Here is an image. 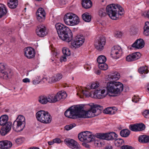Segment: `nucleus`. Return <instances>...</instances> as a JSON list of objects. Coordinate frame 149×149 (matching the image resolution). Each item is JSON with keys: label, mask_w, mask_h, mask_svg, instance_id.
<instances>
[{"label": "nucleus", "mask_w": 149, "mask_h": 149, "mask_svg": "<svg viewBox=\"0 0 149 149\" xmlns=\"http://www.w3.org/2000/svg\"><path fill=\"white\" fill-rule=\"evenodd\" d=\"M76 124L74 123L70 124L68 125H67L65 127V129L67 130H69L71 129L73 127L76 126Z\"/></svg>", "instance_id": "37998d69"}, {"label": "nucleus", "mask_w": 149, "mask_h": 149, "mask_svg": "<svg viewBox=\"0 0 149 149\" xmlns=\"http://www.w3.org/2000/svg\"><path fill=\"white\" fill-rule=\"evenodd\" d=\"M13 73L10 69L6 68L3 63H0V76L3 79H7L11 78Z\"/></svg>", "instance_id": "9b49d317"}, {"label": "nucleus", "mask_w": 149, "mask_h": 149, "mask_svg": "<svg viewBox=\"0 0 149 149\" xmlns=\"http://www.w3.org/2000/svg\"><path fill=\"white\" fill-rule=\"evenodd\" d=\"M112 147L111 146H108L105 147L104 149H112Z\"/></svg>", "instance_id": "680f3d73"}, {"label": "nucleus", "mask_w": 149, "mask_h": 149, "mask_svg": "<svg viewBox=\"0 0 149 149\" xmlns=\"http://www.w3.org/2000/svg\"><path fill=\"white\" fill-rule=\"evenodd\" d=\"M12 123H9L7 126H3L1 128L0 133L2 136H5L10 130L12 127Z\"/></svg>", "instance_id": "b1692460"}, {"label": "nucleus", "mask_w": 149, "mask_h": 149, "mask_svg": "<svg viewBox=\"0 0 149 149\" xmlns=\"http://www.w3.org/2000/svg\"><path fill=\"white\" fill-rule=\"evenodd\" d=\"M95 137L92 132L88 131L81 132L78 135V139L80 141L87 143L94 141Z\"/></svg>", "instance_id": "9d476101"}, {"label": "nucleus", "mask_w": 149, "mask_h": 149, "mask_svg": "<svg viewBox=\"0 0 149 149\" xmlns=\"http://www.w3.org/2000/svg\"><path fill=\"white\" fill-rule=\"evenodd\" d=\"M139 141L142 143H146L149 141V136L146 135L140 136L139 138Z\"/></svg>", "instance_id": "c756f323"}, {"label": "nucleus", "mask_w": 149, "mask_h": 149, "mask_svg": "<svg viewBox=\"0 0 149 149\" xmlns=\"http://www.w3.org/2000/svg\"><path fill=\"white\" fill-rule=\"evenodd\" d=\"M12 145V142L8 140H4L0 141V148L1 149H10Z\"/></svg>", "instance_id": "4be33fe9"}, {"label": "nucleus", "mask_w": 149, "mask_h": 149, "mask_svg": "<svg viewBox=\"0 0 149 149\" xmlns=\"http://www.w3.org/2000/svg\"><path fill=\"white\" fill-rule=\"evenodd\" d=\"M146 16L148 18H149V10L147 12V13Z\"/></svg>", "instance_id": "0e129e2a"}, {"label": "nucleus", "mask_w": 149, "mask_h": 149, "mask_svg": "<svg viewBox=\"0 0 149 149\" xmlns=\"http://www.w3.org/2000/svg\"><path fill=\"white\" fill-rule=\"evenodd\" d=\"M104 113L106 114H113L115 113L114 110L111 107H109L105 109L103 111Z\"/></svg>", "instance_id": "58836bf2"}, {"label": "nucleus", "mask_w": 149, "mask_h": 149, "mask_svg": "<svg viewBox=\"0 0 149 149\" xmlns=\"http://www.w3.org/2000/svg\"><path fill=\"white\" fill-rule=\"evenodd\" d=\"M120 78V74L117 72H115L111 74L110 78L114 81L118 80Z\"/></svg>", "instance_id": "473e14b6"}, {"label": "nucleus", "mask_w": 149, "mask_h": 149, "mask_svg": "<svg viewBox=\"0 0 149 149\" xmlns=\"http://www.w3.org/2000/svg\"><path fill=\"white\" fill-rule=\"evenodd\" d=\"M107 14L112 19L116 20L119 16L121 15L124 13L123 8L118 4H112L108 5L106 8Z\"/></svg>", "instance_id": "20e7f679"}, {"label": "nucleus", "mask_w": 149, "mask_h": 149, "mask_svg": "<svg viewBox=\"0 0 149 149\" xmlns=\"http://www.w3.org/2000/svg\"><path fill=\"white\" fill-rule=\"evenodd\" d=\"M92 93H93V92H91V93H89L88 92L84 91V90H82L81 91V94H83L84 95H85L86 97H88L90 96L91 97V94Z\"/></svg>", "instance_id": "49530a36"}, {"label": "nucleus", "mask_w": 149, "mask_h": 149, "mask_svg": "<svg viewBox=\"0 0 149 149\" xmlns=\"http://www.w3.org/2000/svg\"><path fill=\"white\" fill-rule=\"evenodd\" d=\"M130 133V131L127 129H124L121 131L120 135L122 137H128Z\"/></svg>", "instance_id": "72a5a7b5"}, {"label": "nucleus", "mask_w": 149, "mask_h": 149, "mask_svg": "<svg viewBox=\"0 0 149 149\" xmlns=\"http://www.w3.org/2000/svg\"><path fill=\"white\" fill-rule=\"evenodd\" d=\"M22 81L25 83H29L30 82V80L28 78H25L22 80Z\"/></svg>", "instance_id": "13d9d810"}, {"label": "nucleus", "mask_w": 149, "mask_h": 149, "mask_svg": "<svg viewBox=\"0 0 149 149\" xmlns=\"http://www.w3.org/2000/svg\"><path fill=\"white\" fill-rule=\"evenodd\" d=\"M140 54L139 52L133 53L128 55L126 57L127 61L130 62L136 60L140 57Z\"/></svg>", "instance_id": "5701e85b"}, {"label": "nucleus", "mask_w": 149, "mask_h": 149, "mask_svg": "<svg viewBox=\"0 0 149 149\" xmlns=\"http://www.w3.org/2000/svg\"><path fill=\"white\" fill-rule=\"evenodd\" d=\"M140 99V98H139L138 96L134 95L133 97L132 100L133 102L136 103L139 101Z\"/></svg>", "instance_id": "3c124183"}, {"label": "nucleus", "mask_w": 149, "mask_h": 149, "mask_svg": "<svg viewBox=\"0 0 149 149\" xmlns=\"http://www.w3.org/2000/svg\"><path fill=\"white\" fill-rule=\"evenodd\" d=\"M7 12L6 6L3 4H0V18L6 15Z\"/></svg>", "instance_id": "c85d7f7f"}, {"label": "nucleus", "mask_w": 149, "mask_h": 149, "mask_svg": "<svg viewBox=\"0 0 149 149\" xmlns=\"http://www.w3.org/2000/svg\"><path fill=\"white\" fill-rule=\"evenodd\" d=\"M36 116L38 121L45 124L49 123L52 120V117L48 112L43 110L38 111Z\"/></svg>", "instance_id": "6e6552de"}, {"label": "nucleus", "mask_w": 149, "mask_h": 149, "mask_svg": "<svg viewBox=\"0 0 149 149\" xmlns=\"http://www.w3.org/2000/svg\"><path fill=\"white\" fill-rule=\"evenodd\" d=\"M143 115L146 118H149V110H146L142 113Z\"/></svg>", "instance_id": "de8ad7c7"}, {"label": "nucleus", "mask_w": 149, "mask_h": 149, "mask_svg": "<svg viewBox=\"0 0 149 149\" xmlns=\"http://www.w3.org/2000/svg\"><path fill=\"white\" fill-rule=\"evenodd\" d=\"M115 144L116 146L119 147L123 144L124 141L123 139H121L117 138L115 139Z\"/></svg>", "instance_id": "4c0bfd02"}, {"label": "nucleus", "mask_w": 149, "mask_h": 149, "mask_svg": "<svg viewBox=\"0 0 149 149\" xmlns=\"http://www.w3.org/2000/svg\"><path fill=\"white\" fill-rule=\"evenodd\" d=\"M82 17L83 19L86 22H89L91 20V17L88 13H84Z\"/></svg>", "instance_id": "2f4dec72"}, {"label": "nucleus", "mask_w": 149, "mask_h": 149, "mask_svg": "<svg viewBox=\"0 0 149 149\" xmlns=\"http://www.w3.org/2000/svg\"><path fill=\"white\" fill-rule=\"evenodd\" d=\"M98 14L101 17L105 16L106 15L105 10L103 9H102L99 10Z\"/></svg>", "instance_id": "a18cd8bd"}, {"label": "nucleus", "mask_w": 149, "mask_h": 149, "mask_svg": "<svg viewBox=\"0 0 149 149\" xmlns=\"http://www.w3.org/2000/svg\"><path fill=\"white\" fill-rule=\"evenodd\" d=\"M63 21L66 24L73 26L79 23V19L76 14L72 13H68L64 15Z\"/></svg>", "instance_id": "423d86ee"}, {"label": "nucleus", "mask_w": 149, "mask_h": 149, "mask_svg": "<svg viewBox=\"0 0 149 149\" xmlns=\"http://www.w3.org/2000/svg\"><path fill=\"white\" fill-rule=\"evenodd\" d=\"M147 90L148 92L149 93V84H148L147 86Z\"/></svg>", "instance_id": "69168bd1"}, {"label": "nucleus", "mask_w": 149, "mask_h": 149, "mask_svg": "<svg viewBox=\"0 0 149 149\" xmlns=\"http://www.w3.org/2000/svg\"><path fill=\"white\" fill-rule=\"evenodd\" d=\"M24 56L29 59L33 58L36 54L35 49L31 47L25 48L24 49Z\"/></svg>", "instance_id": "6ab92c4d"}, {"label": "nucleus", "mask_w": 149, "mask_h": 149, "mask_svg": "<svg viewBox=\"0 0 149 149\" xmlns=\"http://www.w3.org/2000/svg\"><path fill=\"white\" fill-rule=\"evenodd\" d=\"M82 108L81 106H72L68 108L65 112V116L69 118L77 119L81 118V111Z\"/></svg>", "instance_id": "39448f33"}, {"label": "nucleus", "mask_w": 149, "mask_h": 149, "mask_svg": "<svg viewBox=\"0 0 149 149\" xmlns=\"http://www.w3.org/2000/svg\"><path fill=\"white\" fill-rule=\"evenodd\" d=\"M67 96V94L65 92L60 91L54 96L53 95H49L47 96H41L39 97V102L42 104H45L48 102H56L61 99H65Z\"/></svg>", "instance_id": "7ed1b4c3"}, {"label": "nucleus", "mask_w": 149, "mask_h": 149, "mask_svg": "<svg viewBox=\"0 0 149 149\" xmlns=\"http://www.w3.org/2000/svg\"><path fill=\"white\" fill-rule=\"evenodd\" d=\"M144 45V42L142 39L137 40L133 44L132 46L137 49H141L143 47Z\"/></svg>", "instance_id": "393cba45"}, {"label": "nucleus", "mask_w": 149, "mask_h": 149, "mask_svg": "<svg viewBox=\"0 0 149 149\" xmlns=\"http://www.w3.org/2000/svg\"><path fill=\"white\" fill-rule=\"evenodd\" d=\"M18 3V0H8L7 4L10 8L14 9L17 7Z\"/></svg>", "instance_id": "bb28decb"}, {"label": "nucleus", "mask_w": 149, "mask_h": 149, "mask_svg": "<svg viewBox=\"0 0 149 149\" xmlns=\"http://www.w3.org/2000/svg\"><path fill=\"white\" fill-rule=\"evenodd\" d=\"M79 93H80L79 92H78L77 93V95H79Z\"/></svg>", "instance_id": "774afa93"}, {"label": "nucleus", "mask_w": 149, "mask_h": 149, "mask_svg": "<svg viewBox=\"0 0 149 149\" xmlns=\"http://www.w3.org/2000/svg\"><path fill=\"white\" fill-rule=\"evenodd\" d=\"M53 142L54 143H59L61 142V141L58 138H57L53 139Z\"/></svg>", "instance_id": "4d7b16f0"}, {"label": "nucleus", "mask_w": 149, "mask_h": 149, "mask_svg": "<svg viewBox=\"0 0 149 149\" xmlns=\"http://www.w3.org/2000/svg\"><path fill=\"white\" fill-rule=\"evenodd\" d=\"M121 149H134L132 147L128 146L125 145L121 146Z\"/></svg>", "instance_id": "603ef678"}, {"label": "nucleus", "mask_w": 149, "mask_h": 149, "mask_svg": "<svg viewBox=\"0 0 149 149\" xmlns=\"http://www.w3.org/2000/svg\"><path fill=\"white\" fill-rule=\"evenodd\" d=\"M67 56L64 55L63 56H62L60 58V61L62 62H65L67 61L66 57Z\"/></svg>", "instance_id": "5fc2aeb1"}, {"label": "nucleus", "mask_w": 149, "mask_h": 149, "mask_svg": "<svg viewBox=\"0 0 149 149\" xmlns=\"http://www.w3.org/2000/svg\"><path fill=\"white\" fill-rule=\"evenodd\" d=\"M98 107L101 108L100 106H97L95 107H91V109L87 111L84 110L82 106H81L82 108V110L81 111V117L84 118H91L98 115L101 112V109H99ZM102 107H101L102 108Z\"/></svg>", "instance_id": "0eeeda50"}, {"label": "nucleus", "mask_w": 149, "mask_h": 149, "mask_svg": "<svg viewBox=\"0 0 149 149\" xmlns=\"http://www.w3.org/2000/svg\"><path fill=\"white\" fill-rule=\"evenodd\" d=\"M8 117L7 115H3L0 117V125L3 126H7V124L10 122H8Z\"/></svg>", "instance_id": "a878e982"}, {"label": "nucleus", "mask_w": 149, "mask_h": 149, "mask_svg": "<svg viewBox=\"0 0 149 149\" xmlns=\"http://www.w3.org/2000/svg\"><path fill=\"white\" fill-rule=\"evenodd\" d=\"M95 72L96 74L99 75L101 72V70H97Z\"/></svg>", "instance_id": "bf43d9fd"}, {"label": "nucleus", "mask_w": 149, "mask_h": 149, "mask_svg": "<svg viewBox=\"0 0 149 149\" xmlns=\"http://www.w3.org/2000/svg\"><path fill=\"white\" fill-rule=\"evenodd\" d=\"M85 41V38L83 36L77 35L76 36L74 40L71 42L72 47L78 48L83 44Z\"/></svg>", "instance_id": "ddd939ff"}, {"label": "nucleus", "mask_w": 149, "mask_h": 149, "mask_svg": "<svg viewBox=\"0 0 149 149\" xmlns=\"http://www.w3.org/2000/svg\"><path fill=\"white\" fill-rule=\"evenodd\" d=\"M98 67L100 69L104 70H106L108 68L107 65L105 63L99 64Z\"/></svg>", "instance_id": "ea45409f"}, {"label": "nucleus", "mask_w": 149, "mask_h": 149, "mask_svg": "<svg viewBox=\"0 0 149 149\" xmlns=\"http://www.w3.org/2000/svg\"><path fill=\"white\" fill-rule=\"evenodd\" d=\"M84 68L88 71L91 69V66L89 64L86 63L84 65Z\"/></svg>", "instance_id": "864d4df0"}, {"label": "nucleus", "mask_w": 149, "mask_h": 149, "mask_svg": "<svg viewBox=\"0 0 149 149\" xmlns=\"http://www.w3.org/2000/svg\"><path fill=\"white\" fill-rule=\"evenodd\" d=\"M107 93L104 89H96L95 92L91 94V97L94 98L100 99L104 97Z\"/></svg>", "instance_id": "4468645a"}, {"label": "nucleus", "mask_w": 149, "mask_h": 149, "mask_svg": "<svg viewBox=\"0 0 149 149\" xmlns=\"http://www.w3.org/2000/svg\"><path fill=\"white\" fill-rule=\"evenodd\" d=\"M106 61V57L103 55L99 56L97 58V61L99 64L105 63Z\"/></svg>", "instance_id": "c9c22d12"}, {"label": "nucleus", "mask_w": 149, "mask_h": 149, "mask_svg": "<svg viewBox=\"0 0 149 149\" xmlns=\"http://www.w3.org/2000/svg\"><path fill=\"white\" fill-rule=\"evenodd\" d=\"M24 140V138H18L16 140L15 142L17 144H19L23 143Z\"/></svg>", "instance_id": "c03bdc74"}, {"label": "nucleus", "mask_w": 149, "mask_h": 149, "mask_svg": "<svg viewBox=\"0 0 149 149\" xmlns=\"http://www.w3.org/2000/svg\"><path fill=\"white\" fill-rule=\"evenodd\" d=\"M41 82V80H40L39 77H37L36 79H34L32 81V83L34 85H37L40 83Z\"/></svg>", "instance_id": "09e8293b"}, {"label": "nucleus", "mask_w": 149, "mask_h": 149, "mask_svg": "<svg viewBox=\"0 0 149 149\" xmlns=\"http://www.w3.org/2000/svg\"><path fill=\"white\" fill-rule=\"evenodd\" d=\"M136 125L137 127L138 131H142L145 129V125L143 123L136 124Z\"/></svg>", "instance_id": "a19ab883"}, {"label": "nucleus", "mask_w": 149, "mask_h": 149, "mask_svg": "<svg viewBox=\"0 0 149 149\" xmlns=\"http://www.w3.org/2000/svg\"><path fill=\"white\" fill-rule=\"evenodd\" d=\"M122 53V50L120 46H114L111 48V55L113 58L117 59L121 56Z\"/></svg>", "instance_id": "2eb2a0df"}, {"label": "nucleus", "mask_w": 149, "mask_h": 149, "mask_svg": "<svg viewBox=\"0 0 149 149\" xmlns=\"http://www.w3.org/2000/svg\"><path fill=\"white\" fill-rule=\"evenodd\" d=\"M148 68L147 66H142L138 70L139 72L141 74H147L148 72Z\"/></svg>", "instance_id": "f704fd0d"}, {"label": "nucleus", "mask_w": 149, "mask_h": 149, "mask_svg": "<svg viewBox=\"0 0 149 149\" xmlns=\"http://www.w3.org/2000/svg\"><path fill=\"white\" fill-rule=\"evenodd\" d=\"M117 135L113 132L105 133H97L96 135L97 138L107 140H113L117 137Z\"/></svg>", "instance_id": "f8f14e48"}, {"label": "nucleus", "mask_w": 149, "mask_h": 149, "mask_svg": "<svg viewBox=\"0 0 149 149\" xmlns=\"http://www.w3.org/2000/svg\"><path fill=\"white\" fill-rule=\"evenodd\" d=\"M143 34L146 36H149V22H147L145 23L144 27Z\"/></svg>", "instance_id": "7c9ffc66"}, {"label": "nucleus", "mask_w": 149, "mask_h": 149, "mask_svg": "<svg viewBox=\"0 0 149 149\" xmlns=\"http://www.w3.org/2000/svg\"><path fill=\"white\" fill-rule=\"evenodd\" d=\"M36 15L37 20L39 22H43L45 19V13L44 9L40 8L38 9Z\"/></svg>", "instance_id": "412c9836"}, {"label": "nucleus", "mask_w": 149, "mask_h": 149, "mask_svg": "<svg viewBox=\"0 0 149 149\" xmlns=\"http://www.w3.org/2000/svg\"><path fill=\"white\" fill-rule=\"evenodd\" d=\"M64 142L68 146L72 149H80V145L72 139H66L65 140Z\"/></svg>", "instance_id": "dca6fc26"}, {"label": "nucleus", "mask_w": 149, "mask_h": 149, "mask_svg": "<svg viewBox=\"0 0 149 149\" xmlns=\"http://www.w3.org/2000/svg\"><path fill=\"white\" fill-rule=\"evenodd\" d=\"M122 35V33L120 31H117L116 33L115 36L116 37H120Z\"/></svg>", "instance_id": "6e6d98bb"}, {"label": "nucleus", "mask_w": 149, "mask_h": 149, "mask_svg": "<svg viewBox=\"0 0 149 149\" xmlns=\"http://www.w3.org/2000/svg\"><path fill=\"white\" fill-rule=\"evenodd\" d=\"M54 143V142H53V141H49L48 142V143L49 145H52Z\"/></svg>", "instance_id": "052dcab7"}, {"label": "nucleus", "mask_w": 149, "mask_h": 149, "mask_svg": "<svg viewBox=\"0 0 149 149\" xmlns=\"http://www.w3.org/2000/svg\"><path fill=\"white\" fill-rule=\"evenodd\" d=\"M29 75V72H27L26 74V76H28Z\"/></svg>", "instance_id": "338daca9"}, {"label": "nucleus", "mask_w": 149, "mask_h": 149, "mask_svg": "<svg viewBox=\"0 0 149 149\" xmlns=\"http://www.w3.org/2000/svg\"><path fill=\"white\" fill-rule=\"evenodd\" d=\"M37 35L40 37H43L47 34L46 27L43 25H40L36 30Z\"/></svg>", "instance_id": "aec40b11"}, {"label": "nucleus", "mask_w": 149, "mask_h": 149, "mask_svg": "<svg viewBox=\"0 0 149 149\" xmlns=\"http://www.w3.org/2000/svg\"><path fill=\"white\" fill-rule=\"evenodd\" d=\"M107 94L110 96H115L119 95L123 91V86L119 82L111 81L107 84Z\"/></svg>", "instance_id": "f03ea898"}, {"label": "nucleus", "mask_w": 149, "mask_h": 149, "mask_svg": "<svg viewBox=\"0 0 149 149\" xmlns=\"http://www.w3.org/2000/svg\"><path fill=\"white\" fill-rule=\"evenodd\" d=\"M129 129L132 131L134 132L138 131L136 124L134 125H131L129 126Z\"/></svg>", "instance_id": "79ce46f5"}, {"label": "nucleus", "mask_w": 149, "mask_h": 149, "mask_svg": "<svg viewBox=\"0 0 149 149\" xmlns=\"http://www.w3.org/2000/svg\"><path fill=\"white\" fill-rule=\"evenodd\" d=\"M105 42V38L103 37H100L95 42V46L97 49L101 51L103 49Z\"/></svg>", "instance_id": "f3484780"}, {"label": "nucleus", "mask_w": 149, "mask_h": 149, "mask_svg": "<svg viewBox=\"0 0 149 149\" xmlns=\"http://www.w3.org/2000/svg\"><path fill=\"white\" fill-rule=\"evenodd\" d=\"M63 77L62 75L61 74H58L56 75L49 77L48 78L46 77H43L42 80L43 82L47 81L49 83H52L55 82L61 79Z\"/></svg>", "instance_id": "a211bd4d"}, {"label": "nucleus", "mask_w": 149, "mask_h": 149, "mask_svg": "<svg viewBox=\"0 0 149 149\" xmlns=\"http://www.w3.org/2000/svg\"><path fill=\"white\" fill-rule=\"evenodd\" d=\"M55 26L58 36L61 40L67 42L72 40V33L68 27L60 23L56 24Z\"/></svg>", "instance_id": "f257e3e1"}, {"label": "nucleus", "mask_w": 149, "mask_h": 149, "mask_svg": "<svg viewBox=\"0 0 149 149\" xmlns=\"http://www.w3.org/2000/svg\"><path fill=\"white\" fill-rule=\"evenodd\" d=\"M29 149H39V148L36 147H33L32 148H30Z\"/></svg>", "instance_id": "e2e57ef3"}, {"label": "nucleus", "mask_w": 149, "mask_h": 149, "mask_svg": "<svg viewBox=\"0 0 149 149\" xmlns=\"http://www.w3.org/2000/svg\"><path fill=\"white\" fill-rule=\"evenodd\" d=\"M92 2L90 0H82V6L85 8H88L92 6Z\"/></svg>", "instance_id": "cd10ccee"}, {"label": "nucleus", "mask_w": 149, "mask_h": 149, "mask_svg": "<svg viewBox=\"0 0 149 149\" xmlns=\"http://www.w3.org/2000/svg\"><path fill=\"white\" fill-rule=\"evenodd\" d=\"M99 86V84L98 83H92L91 87V89H96Z\"/></svg>", "instance_id": "8fccbe9b"}, {"label": "nucleus", "mask_w": 149, "mask_h": 149, "mask_svg": "<svg viewBox=\"0 0 149 149\" xmlns=\"http://www.w3.org/2000/svg\"><path fill=\"white\" fill-rule=\"evenodd\" d=\"M25 119L24 116L19 115L14 122L13 125V130L18 132L22 131L25 126Z\"/></svg>", "instance_id": "1a4fd4ad"}, {"label": "nucleus", "mask_w": 149, "mask_h": 149, "mask_svg": "<svg viewBox=\"0 0 149 149\" xmlns=\"http://www.w3.org/2000/svg\"><path fill=\"white\" fill-rule=\"evenodd\" d=\"M62 52L64 55L68 56H70L71 53L69 49L66 47H64L63 48Z\"/></svg>", "instance_id": "e433bc0d"}]
</instances>
